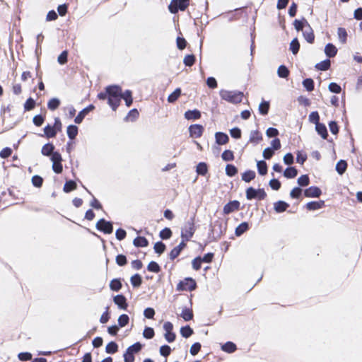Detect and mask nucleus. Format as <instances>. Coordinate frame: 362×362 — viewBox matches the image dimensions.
Segmentation results:
<instances>
[{"instance_id": "obj_56", "label": "nucleus", "mask_w": 362, "mask_h": 362, "mask_svg": "<svg viewBox=\"0 0 362 362\" xmlns=\"http://www.w3.org/2000/svg\"><path fill=\"white\" fill-rule=\"evenodd\" d=\"M142 348V344L140 342H136L132 346H129L127 349L129 351L132 353L134 355V354H136L141 351Z\"/></svg>"}, {"instance_id": "obj_4", "label": "nucleus", "mask_w": 362, "mask_h": 362, "mask_svg": "<svg viewBox=\"0 0 362 362\" xmlns=\"http://www.w3.org/2000/svg\"><path fill=\"white\" fill-rule=\"evenodd\" d=\"M197 287L196 282L192 278H185L183 281H180L177 285V291H189L194 290Z\"/></svg>"}, {"instance_id": "obj_23", "label": "nucleus", "mask_w": 362, "mask_h": 362, "mask_svg": "<svg viewBox=\"0 0 362 362\" xmlns=\"http://www.w3.org/2000/svg\"><path fill=\"white\" fill-rule=\"evenodd\" d=\"M255 172L253 170H247L242 174V180L245 182H250L255 177Z\"/></svg>"}, {"instance_id": "obj_38", "label": "nucleus", "mask_w": 362, "mask_h": 362, "mask_svg": "<svg viewBox=\"0 0 362 362\" xmlns=\"http://www.w3.org/2000/svg\"><path fill=\"white\" fill-rule=\"evenodd\" d=\"M60 105V100L58 98H54L49 100L47 107L50 110H55Z\"/></svg>"}, {"instance_id": "obj_58", "label": "nucleus", "mask_w": 362, "mask_h": 362, "mask_svg": "<svg viewBox=\"0 0 362 362\" xmlns=\"http://www.w3.org/2000/svg\"><path fill=\"white\" fill-rule=\"evenodd\" d=\"M319 120H320V116H319V114H318V112L317 111L312 112L309 115V121L311 123H313V124H315L316 125L317 124L320 123Z\"/></svg>"}, {"instance_id": "obj_31", "label": "nucleus", "mask_w": 362, "mask_h": 362, "mask_svg": "<svg viewBox=\"0 0 362 362\" xmlns=\"http://www.w3.org/2000/svg\"><path fill=\"white\" fill-rule=\"evenodd\" d=\"M257 167L258 170V173L261 175H264L267 173V165L265 161L260 160L257 163Z\"/></svg>"}, {"instance_id": "obj_43", "label": "nucleus", "mask_w": 362, "mask_h": 362, "mask_svg": "<svg viewBox=\"0 0 362 362\" xmlns=\"http://www.w3.org/2000/svg\"><path fill=\"white\" fill-rule=\"evenodd\" d=\"M238 173L237 168L231 164H228L226 166V173L229 177H233L235 175Z\"/></svg>"}, {"instance_id": "obj_7", "label": "nucleus", "mask_w": 362, "mask_h": 362, "mask_svg": "<svg viewBox=\"0 0 362 362\" xmlns=\"http://www.w3.org/2000/svg\"><path fill=\"white\" fill-rule=\"evenodd\" d=\"M240 202L237 200H233L229 202L226 204L223 209V212L224 214L228 215L235 211H238L240 209Z\"/></svg>"}, {"instance_id": "obj_60", "label": "nucleus", "mask_w": 362, "mask_h": 362, "mask_svg": "<svg viewBox=\"0 0 362 362\" xmlns=\"http://www.w3.org/2000/svg\"><path fill=\"white\" fill-rule=\"evenodd\" d=\"M35 102L32 98H29L24 104V108L26 111L33 110L35 107Z\"/></svg>"}, {"instance_id": "obj_51", "label": "nucleus", "mask_w": 362, "mask_h": 362, "mask_svg": "<svg viewBox=\"0 0 362 362\" xmlns=\"http://www.w3.org/2000/svg\"><path fill=\"white\" fill-rule=\"evenodd\" d=\"M221 158L225 161H231L234 159V155L232 151L225 150L221 155Z\"/></svg>"}, {"instance_id": "obj_28", "label": "nucleus", "mask_w": 362, "mask_h": 362, "mask_svg": "<svg viewBox=\"0 0 362 362\" xmlns=\"http://www.w3.org/2000/svg\"><path fill=\"white\" fill-rule=\"evenodd\" d=\"M221 349L227 353H233L236 350V345L233 342L228 341L221 346Z\"/></svg>"}, {"instance_id": "obj_48", "label": "nucleus", "mask_w": 362, "mask_h": 362, "mask_svg": "<svg viewBox=\"0 0 362 362\" xmlns=\"http://www.w3.org/2000/svg\"><path fill=\"white\" fill-rule=\"evenodd\" d=\"M117 321L119 326L123 327L129 323V317L127 315L122 314L118 317Z\"/></svg>"}, {"instance_id": "obj_50", "label": "nucleus", "mask_w": 362, "mask_h": 362, "mask_svg": "<svg viewBox=\"0 0 362 362\" xmlns=\"http://www.w3.org/2000/svg\"><path fill=\"white\" fill-rule=\"evenodd\" d=\"M147 269L149 272L158 273L160 271V267L158 264L154 261H151L148 264Z\"/></svg>"}, {"instance_id": "obj_59", "label": "nucleus", "mask_w": 362, "mask_h": 362, "mask_svg": "<svg viewBox=\"0 0 362 362\" xmlns=\"http://www.w3.org/2000/svg\"><path fill=\"white\" fill-rule=\"evenodd\" d=\"M139 117V112L136 109H132L129 112L125 117L126 120L130 119L132 121L135 120Z\"/></svg>"}, {"instance_id": "obj_6", "label": "nucleus", "mask_w": 362, "mask_h": 362, "mask_svg": "<svg viewBox=\"0 0 362 362\" xmlns=\"http://www.w3.org/2000/svg\"><path fill=\"white\" fill-rule=\"evenodd\" d=\"M304 21L305 23V28L303 30V35L308 43H313L315 40L313 30L305 19H304Z\"/></svg>"}, {"instance_id": "obj_12", "label": "nucleus", "mask_w": 362, "mask_h": 362, "mask_svg": "<svg viewBox=\"0 0 362 362\" xmlns=\"http://www.w3.org/2000/svg\"><path fill=\"white\" fill-rule=\"evenodd\" d=\"M122 88L119 86H109L106 87L105 90H107L108 97H115V96H120Z\"/></svg>"}, {"instance_id": "obj_18", "label": "nucleus", "mask_w": 362, "mask_h": 362, "mask_svg": "<svg viewBox=\"0 0 362 362\" xmlns=\"http://www.w3.org/2000/svg\"><path fill=\"white\" fill-rule=\"evenodd\" d=\"M133 244L134 246L138 247H144L148 246V241L145 237L138 236L134 238Z\"/></svg>"}, {"instance_id": "obj_63", "label": "nucleus", "mask_w": 362, "mask_h": 362, "mask_svg": "<svg viewBox=\"0 0 362 362\" xmlns=\"http://www.w3.org/2000/svg\"><path fill=\"white\" fill-rule=\"evenodd\" d=\"M201 347H202L201 344L199 342H196V343L193 344L192 345V346L190 347V350H189L190 354L192 356L197 355L198 354V352L200 351Z\"/></svg>"}, {"instance_id": "obj_3", "label": "nucleus", "mask_w": 362, "mask_h": 362, "mask_svg": "<svg viewBox=\"0 0 362 362\" xmlns=\"http://www.w3.org/2000/svg\"><path fill=\"white\" fill-rule=\"evenodd\" d=\"M189 6V0H172L168 8L170 13H176L178 10L185 11Z\"/></svg>"}, {"instance_id": "obj_41", "label": "nucleus", "mask_w": 362, "mask_h": 362, "mask_svg": "<svg viewBox=\"0 0 362 362\" xmlns=\"http://www.w3.org/2000/svg\"><path fill=\"white\" fill-rule=\"evenodd\" d=\"M131 284L134 287H139L142 283L141 276L139 274H136L131 277Z\"/></svg>"}, {"instance_id": "obj_24", "label": "nucleus", "mask_w": 362, "mask_h": 362, "mask_svg": "<svg viewBox=\"0 0 362 362\" xmlns=\"http://www.w3.org/2000/svg\"><path fill=\"white\" fill-rule=\"evenodd\" d=\"M67 135L70 139H74L78 134V127L71 124L67 127Z\"/></svg>"}, {"instance_id": "obj_55", "label": "nucleus", "mask_w": 362, "mask_h": 362, "mask_svg": "<svg viewBox=\"0 0 362 362\" xmlns=\"http://www.w3.org/2000/svg\"><path fill=\"white\" fill-rule=\"evenodd\" d=\"M154 330L151 327H146L143 332L144 337L148 339H152L154 337Z\"/></svg>"}, {"instance_id": "obj_45", "label": "nucleus", "mask_w": 362, "mask_h": 362, "mask_svg": "<svg viewBox=\"0 0 362 362\" xmlns=\"http://www.w3.org/2000/svg\"><path fill=\"white\" fill-rule=\"evenodd\" d=\"M153 248L156 253L160 255L165 251L166 247L163 242L159 241L155 243Z\"/></svg>"}, {"instance_id": "obj_1", "label": "nucleus", "mask_w": 362, "mask_h": 362, "mask_svg": "<svg viewBox=\"0 0 362 362\" xmlns=\"http://www.w3.org/2000/svg\"><path fill=\"white\" fill-rule=\"evenodd\" d=\"M220 96L223 100L232 103H239L242 101L243 93L240 91H229L221 90L220 91Z\"/></svg>"}, {"instance_id": "obj_42", "label": "nucleus", "mask_w": 362, "mask_h": 362, "mask_svg": "<svg viewBox=\"0 0 362 362\" xmlns=\"http://www.w3.org/2000/svg\"><path fill=\"white\" fill-rule=\"evenodd\" d=\"M118 346L115 341H111L108 343L105 347V351L107 354H115L117 351Z\"/></svg>"}, {"instance_id": "obj_10", "label": "nucleus", "mask_w": 362, "mask_h": 362, "mask_svg": "<svg viewBox=\"0 0 362 362\" xmlns=\"http://www.w3.org/2000/svg\"><path fill=\"white\" fill-rule=\"evenodd\" d=\"M321 194V189L315 186H311L304 191V195L306 197H319Z\"/></svg>"}, {"instance_id": "obj_52", "label": "nucleus", "mask_w": 362, "mask_h": 362, "mask_svg": "<svg viewBox=\"0 0 362 362\" xmlns=\"http://www.w3.org/2000/svg\"><path fill=\"white\" fill-rule=\"evenodd\" d=\"M159 236L163 240L169 239L172 236V231L169 228H165L160 232Z\"/></svg>"}, {"instance_id": "obj_30", "label": "nucleus", "mask_w": 362, "mask_h": 362, "mask_svg": "<svg viewBox=\"0 0 362 362\" xmlns=\"http://www.w3.org/2000/svg\"><path fill=\"white\" fill-rule=\"evenodd\" d=\"M181 95V89L180 88H176L169 96L168 97V101L170 103L175 102L180 95Z\"/></svg>"}, {"instance_id": "obj_17", "label": "nucleus", "mask_w": 362, "mask_h": 362, "mask_svg": "<svg viewBox=\"0 0 362 362\" xmlns=\"http://www.w3.org/2000/svg\"><path fill=\"white\" fill-rule=\"evenodd\" d=\"M325 53L328 57H334L337 53V49L333 44L328 43L325 47Z\"/></svg>"}, {"instance_id": "obj_14", "label": "nucleus", "mask_w": 362, "mask_h": 362, "mask_svg": "<svg viewBox=\"0 0 362 362\" xmlns=\"http://www.w3.org/2000/svg\"><path fill=\"white\" fill-rule=\"evenodd\" d=\"M185 117L188 120H195L201 117V112L198 110H187L185 113Z\"/></svg>"}, {"instance_id": "obj_20", "label": "nucleus", "mask_w": 362, "mask_h": 362, "mask_svg": "<svg viewBox=\"0 0 362 362\" xmlns=\"http://www.w3.org/2000/svg\"><path fill=\"white\" fill-rule=\"evenodd\" d=\"M54 145L52 144L47 143L42 146L41 153L44 156H49L54 153Z\"/></svg>"}, {"instance_id": "obj_32", "label": "nucleus", "mask_w": 362, "mask_h": 362, "mask_svg": "<svg viewBox=\"0 0 362 362\" xmlns=\"http://www.w3.org/2000/svg\"><path fill=\"white\" fill-rule=\"evenodd\" d=\"M110 288L114 291H119L122 288V283L120 279H114L110 283Z\"/></svg>"}, {"instance_id": "obj_8", "label": "nucleus", "mask_w": 362, "mask_h": 362, "mask_svg": "<svg viewBox=\"0 0 362 362\" xmlns=\"http://www.w3.org/2000/svg\"><path fill=\"white\" fill-rule=\"evenodd\" d=\"M204 132V127L201 124H192L189 127V135L192 138H199Z\"/></svg>"}, {"instance_id": "obj_49", "label": "nucleus", "mask_w": 362, "mask_h": 362, "mask_svg": "<svg viewBox=\"0 0 362 362\" xmlns=\"http://www.w3.org/2000/svg\"><path fill=\"white\" fill-rule=\"evenodd\" d=\"M195 62V57L194 54H187L183 59V63L187 66H192Z\"/></svg>"}, {"instance_id": "obj_64", "label": "nucleus", "mask_w": 362, "mask_h": 362, "mask_svg": "<svg viewBox=\"0 0 362 362\" xmlns=\"http://www.w3.org/2000/svg\"><path fill=\"white\" fill-rule=\"evenodd\" d=\"M124 362H134V356L132 354L131 351L127 349L126 352L124 354Z\"/></svg>"}, {"instance_id": "obj_53", "label": "nucleus", "mask_w": 362, "mask_h": 362, "mask_svg": "<svg viewBox=\"0 0 362 362\" xmlns=\"http://www.w3.org/2000/svg\"><path fill=\"white\" fill-rule=\"evenodd\" d=\"M207 165L205 163H199L197 165V173L199 175H204L207 173Z\"/></svg>"}, {"instance_id": "obj_47", "label": "nucleus", "mask_w": 362, "mask_h": 362, "mask_svg": "<svg viewBox=\"0 0 362 362\" xmlns=\"http://www.w3.org/2000/svg\"><path fill=\"white\" fill-rule=\"evenodd\" d=\"M298 184L301 187L308 186L310 183V179L308 175H303L298 178Z\"/></svg>"}, {"instance_id": "obj_62", "label": "nucleus", "mask_w": 362, "mask_h": 362, "mask_svg": "<svg viewBox=\"0 0 362 362\" xmlns=\"http://www.w3.org/2000/svg\"><path fill=\"white\" fill-rule=\"evenodd\" d=\"M337 33H338V36H339L340 41L342 43H344L346 40V37H347V33H346V30L344 28H338Z\"/></svg>"}, {"instance_id": "obj_29", "label": "nucleus", "mask_w": 362, "mask_h": 362, "mask_svg": "<svg viewBox=\"0 0 362 362\" xmlns=\"http://www.w3.org/2000/svg\"><path fill=\"white\" fill-rule=\"evenodd\" d=\"M180 316L185 321H189L193 318L192 310L189 308H185L182 310Z\"/></svg>"}, {"instance_id": "obj_27", "label": "nucleus", "mask_w": 362, "mask_h": 362, "mask_svg": "<svg viewBox=\"0 0 362 362\" xmlns=\"http://www.w3.org/2000/svg\"><path fill=\"white\" fill-rule=\"evenodd\" d=\"M331 65L329 59H325L320 63L316 64L315 68L320 71H327L329 69Z\"/></svg>"}, {"instance_id": "obj_57", "label": "nucleus", "mask_w": 362, "mask_h": 362, "mask_svg": "<svg viewBox=\"0 0 362 362\" xmlns=\"http://www.w3.org/2000/svg\"><path fill=\"white\" fill-rule=\"evenodd\" d=\"M328 89L330 92L334 93H339L341 90V86L334 82H332L329 84Z\"/></svg>"}, {"instance_id": "obj_34", "label": "nucleus", "mask_w": 362, "mask_h": 362, "mask_svg": "<svg viewBox=\"0 0 362 362\" xmlns=\"http://www.w3.org/2000/svg\"><path fill=\"white\" fill-rule=\"evenodd\" d=\"M248 229V223L243 222L240 223L236 228L235 233L237 236H240Z\"/></svg>"}, {"instance_id": "obj_36", "label": "nucleus", "mask_w": 362, "mask_h": 362, "mask_svg": "<svg viewBox=\"0 0 362 362\" xmlns=\"http://www.w3.org/2000/svg\"><path fill=\"white\" fill-rule=\"evenodd\" d=\"M193 332V329L189 325L182 327L180 329V334L184 338L189 337Z\"/></svg>"}, {"instance_id": "obj_54", "label": "nucleus", "mask_w": 362, "mask_h": 362, "mask_svg": "<svg viewBox=\"0 0 362 362\" xmlns=\"http://www.w3.org/2000/svg\"><path fill=\"white\" fill-rule=\"evenodd\" d=\"M304 19H303V21H300V20H297L296 19L293 22V25H294V28L295 29L297 30V31H302L304 30L303 28H305V23L304 21Z\"/></svg>"}, {"instance_id": "obj_35", "label": "nucleus", "mask_w": 362, "mask_h": 362, "mask_svg": "<svg viewBox=\"0 0 362 362\" xmlns=\"http://www.w3.org/2000/svg\"><path fill=\"white\" fill-rule=\"evenodd\" d=\"M269 110V103L268 101H263L259 105V112L262 115H267Z\"/></svg>"}, {"instance_id": "obj_19", "label": "nucleus", "mask_w": 362, "mask_h": 362, "mask_svg": "<svg viewBox=\"0 0 362 362\" xmlns=\"http://www.w3.org/2000/svg\"><path fill=\"white\" fill-rule=\"evenodd\" d=\"M315 129H316L317 132L318 133V134H320L322 137V139H327L328 134H327V127L325 124H323L322 123L317 124L315 125Z\"/></svg>"}, {"instance_id": "obj_9", "label": "nucleus", "mask_w": 362, "mask_h": 362, "mask_svg": "<svg viewBox=\"0 0 362 362\" xmlns=\"http://www.w3.org/2000/svg\"><path fill=\"white\" fill-rule=\"evenodd\" d=\"M95 109V106L93 105H89L81 111H80L78 115L74 119V122L76 124H81L84 119V117L92 110Z\"/></svg>"}, {"instance_id": "obj_22", "label": "nucleus", "mask_w": 362, "mask_h": 362, "mask_svg": "<svg viewBox=\"0 0 362 362\" xmlns=\"http://www.w3.org/2000/svg\"><path fill=\"white\" fill-rule=\"evenodd\" d=\"M120 96L108 97V104L115 111L120 103Z\"/></svg>"}, {"instance_id": "obj_11", "label": "nucleus", "mask_w": 362, "mask_h": 362, "mask_svg": "<svg viewBox=\"0 0 362 362\" xmlns=\"http://www.w3.org/2000/svg\"><path fill=\"white\" fill-rule=\"evenodd\" d=\"M215 139L218 145H224L228 142L229 137L226 133L218 132L215 134Z\"/></svg>"}, {"instance_id": "obj_25", "label": "nucleus", "mask_w": 362, "mask_h": 362, "mask_svg": "<svg viewBox=\"0 0 362 362\" xmlns=\"http://www.w3.org/2000/svg\"><path fill=\"white\" fill-rule=\"evenodd\" d=\"M347 168V163L344 160H340L336 165V170L339 175H342L345 173Z\"/></svg>"}, {"instance_id": "obj_15", "label": "nucleus", "mask_w": 362, "mask_h": 362, "mask_svg": "<svg viewBox=\"0 0 362 362\" xmlns=\"http://www.w3.org/2000/svg\"><path fill=\"white\" fill-rule=\"evenodd\" d=\"M289 204L284 201H278L274 204V209L276 213H282L288 209Z\"/></svg>"}, {"instance_id": "obj_13", "label": "nucleus", "mask_w": 362, "mask_h": 362, "mask_svg": "<svg viewBox=\"0 0 362 362\" xmlns=\"http://www.w3.org/2000/svg\"><path fill=\"white\" fill-rule=\"evenodd\" d=\"M114 303L121 309L126 310L127 308V299L123 295H117L114 297Z\"/></svg>"}, {"instance_id": "obj_21", "label": "nucleus", "mask_w": 362, "mask_h": 362, "mask_svg": "<svg viewBox=\"0 0 362 362\" xmlns=\"http://www.w3.org/2000/svg\"><path fill=\"white\" fill-rule=\"evenodd\" d=\"M262 139V136L261 134L255 130V131H251L250 134V142L257 144Z\"/></svg>"}, {"instance_id": "obj_33", "label": "nucleus", "mask_w": 362, "mask_h": 362, "mask_svg": "<svg viewBox=\"0 0 362 362\" xmlns=\"http://www.w3.org/2000/svg\"><path fill=\"white\" fill-rule=\"evenodd\" d=\"M277 74L280 78H287L289 75V70L286 66L281 65L278 68Z\"/></svg>"}, {"instance_id": "obj_16", "label": "nucleus", "mask_w": 362, "mask_h": 362, "mask_svg": "<svg viewBox=\"0 0 362 362\" xmlns=\"http://www.w3.org/2000/svg\"><path fill=\"white\" fill-rule=\"evenodd\" d=\"M325 206V202L321 200L319 202H310L306 204V208L308 210L314 211L317 209H320Z\"/></svg>"}, {"instance_id": "obj_39", "label": "nucleus", "mask_w": 362, "mask_h": 362, "mask_svg": "<svg viewBox=\"0 0 362 362\" xmlns=\"http://www.w3.org/2000/svg\"><path fill=\"white\" fill-rule=\"evenodd\" d=\"M76 186V183L74 180H69L64 184L63 189L65 192L68 193L75 189Z\"/></svg>"}, {"instance_id": "obj_2", "label": "nucleus", "mask_w": 362, "mask_h": 362, "mask_svg": "<svg viewBox=\"0 0 362 362\" xmlns=\"http://www.w3.org/2000/svg\"><path fill=\"white\" fill-rule=\"evenodd\" d=\"M195 232L194 216L191 217L181 229V238L189 241Z\"/></svg>"}, {"instance_id": "obj_5", "label": "nucleus", "mask_w": 362, "mask_h": 362, "mask_svg": "<svg viewBox=\"0 0 362 362\" xmlns=\"http://www.w3.org/2000/svg\"><path fill=\"white\" fill-rule=\"evenodd\" d=\"M96 228L98 230L103 231L104 233L110 234L113 231L112 223L107 221L104 218L100 219L96 223Z\"/></svg>"}, {"instance_id": "obj_61", "label": "nucleus", "mask_w": 362, "mask_h": 362, "mask_svg": "<svg viewBox=\"0 0 362 362\" xmlns=\"http://www.w3.org/2000/svg\"><path fill=\"white\" fill-rule=\"evenodd\" d=\"M43 179L39 175H34L32 177V184L36 187H40L42 185Z\"/></svg>"}, {"instance_id": "obj_46", "label": "nucleus", "mask_w": 362, "mask_h": 362, "mask_svg": "<svg viewBox=\"0 0 362 362\" xmlns=\"http://www.w3.org/2000/svg\"><path fill=\"white\" fill-rule=\"evenodd\" d=\"M303 86L308 91H312L314 89V81L312 78H305L303 81Z\"/></svg>"}, {"instance_id": "obj_44", "label": "nucleus", "mask_w": 362, "mask_h": 362, "mask_svg": "<svg viewBox=\"0 0 362 362\" xmlns=\"http://www.w3.org/2000/svg\"><path fill=\"white\" fill-rule=\"evenodd\" d=\"M246 198L248 200H251L252 199H257V189L250 187L246 189Z\"/></svg>"}, {"instance_id": "obj_26", "label": "nucleus", "mask_w": 362, "mask_h": 362, "mask_svg": "<svg viewBox=\"0 0 362 362\" xmlns=\"http://www.w3.org/2000/svg\"><path fill=\"white\" fill-rule=\"evenodd\" d=\"M297 174L298 170L294 167H288L284 172V175L286 178H293L297 175Z\"/></svg>"}, {"instance_id": "obj_40", "label": "nucleus", "mask_w": 362, "mask_h": 362, "mask_svg": "<svg viewBox=\"0 0 362 362\" xmlns=\"http://www.w3.org/2000/svg\"><path fill=\"white\" fill-rule=\"evenodd\" d=\"M300 49V43L297 38H294L290 43V50L293 54H296Z\"/></svg>"}, {"instance_id": "obj_37", "label": "nucleus", "mask_w": 362, "mask_h": 362, "mask_svg": "<svg viewBox=\"0 0 362 362\" xmlns=\"http://www.w3.org/2000/svg\"><path fill=\"white\" fill-rule=\"evenodd\" d=\"M44 132H45V136L47 138L54 137L56 136V134H57V132L54 129V128L53 127L50 126L49 124L47 125L44 128Z\"/></svg>"}]
</instances>
